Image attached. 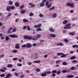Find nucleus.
I'll use <instances>...</instances> for the list:
<instances>
[{
  "mask_svg": "<svg viewBox=\"0 0 78 78\" xmlns=\"http://www.w3.org/2000/svg\"><path fill=\"white\" fill-rule=\"evenodd\" d=\"M57 17V14L56 13L54 14L52 16V18H56Z\"/></svg>",
  "mask_w": 78,
  "mask_h": 78,
  "instance_id": "b1692460",
  "label": "nucleus"
},
{
  "mask_svg": "<svg viewBox=\"0 0 78 78\" xmlns=\"http://www.w3.org/2000/svg\"><path fill=\"white\" fill-rule=\"evenodd\" d=\"M33 15H34V14H33V12H31L29 14V16L30 17H31V16H33Z\"/></svg>",
  "mask_w": 78,
  "mask_h": 78,
  "instance_id": "a19ab883",
  "label": "nucleus"
},
{
  "mask_svg": "<svg viewBox=\"0 0 78 78\" xmlns=\"http://www.w3.org/2000/svg\"><path fill=\"white\" fill-rule=\"evenodd\" d=\"M36 71L37 72H39L41 71V70L39 68H37L36 69Z\"/></svg>",
  "mask_w": 78,
  "mask_h": 78,
  "instance_id": "ea45409f",
  "label": "nucleus"
},
{
  "mask_svg": "<svg viewBox=\"0 0 78 78\" xmlns=\"http://www.w3.org/2000/svg\"><path fill=\"white\" fill-rule=\"evenodd\" d=\"M33 62L34 63H40V62H41V61L38 60L37 61H34Z\"/></svg>",
  "mask_w": 78,
  "mask_h": 78,
  "instance_id": "c85d7f7f",
  "label": "nucleus"
},
{
  "mask_svg": "<svg viewBox=\"0 0 78 78\" xmlns=\"http://www.w3.org/2000/svg\"><path fill=\"white\" fill-rule=\"evenodd\" d=\"M15 5L16 7H19V4L18 2H16L15 4Z\"/></svg>",
  "mask_w": 78,
  "mask_h": 78,
  "instance_id": "cd10ccee",
  "label": "nucleus"
},
{
  "mask_svg": "<svg viewBox=\"0 0 78 78\" xmlns=\"http://www.w3.org/2000/svg\"><path fill=\"white\" fill-rule=\"evenodd\" d=\"M29 5H31V8H35V5L34 4H33V3H29Z\"/></svg>",
  "mask_w": 78,
  "mask_h": 78,
  "instance_id": "2eb2a0df",
  "label": "nucleus"
},
{
  "mask_svg": "<svg viewBox=\"0 0 78 78\" xmlns=\"http://www.w3.org/2000/svg\"><path fill=\"white\" fill-rule=\"evenodd\" d=\"M2 26H3V23H2L0 22V27H2Z\"/></svg>",
  "mask_w": 78,
  "mask_h": 78,
  "instance_id": "0e129e2a",
  "label": "nucleus"
},
{
  "mask_svg": "<svg viewBox=\"0 0 78 78\" xmlns=\"http://www.w3.org/2000/svg\"><path fill=\"white\" fill-rule=\"evenodd\" d=\"M66 6H69L70 8H74L75 6V4L72 2V3H70L69 2H68L66 4Z\"/></svg>",
  "mask_w": 78,
  "mask_h": 78,
  "instance_id": "f257e3e1",
  "label": "nucleus"
},
{
  "mask_svg": "<svg viewBox=\"0 0 78 78\" xmlns=\"http://www.w3.org/2000/svg\"><path fill=\"white\" fill-rule=\"evenodd\" d=\"M62 65H63V66H66V65H67V63L66 62H64L62 63Z\"/></svg>",
  "mask_w": 78,
  "mask_h": 78,
  "instance_id": "58836bf2",
  "label": "nucleus"
},
{
  "mask_svg": "<svg viewBox=\"0 0 78 78\" xmlns=\"http://www.w3.org/2000/svg\"><path fill=\"white\" fill-rule=\"evenodd\" d=\"M57 56H61V55H62L60 57L61 58H65L66 56V55H67V54H64V53L62 52H59L57 54Z\"/></svg>",
  "mask_w": 78,
  "mask_h": 78,
  "instance_id": "f03ea898",
  "label": "nucleus"
},
{
  "mask_svg": "<svg viewBox=\"0 0 78 78\" xmlns=\"http://www.w3.org/2000/svg\"><path fill=\"white\" fill-rule=\"evenodd\" d=\"M36 37L37 40V39H39V38L41 37V35L40 34H37L36 36Z\"/></svg>",
  "mask_w": 78,
  "mask_h": 78,
  "instance_id": "ddd939ff",
  "label": "nucleus"
},
{
  "mask_svg": "<svg viewBox=\"0 0 78 78\" xmlns=\"http://www.w3.org/2000/svg\"><path fill=\"white\" fill-rule=\"evenodd\" d=\"M58 57L57 56H54L53 58V59H57V58H58Z\"/></svg>",
  "mask_w": 78,
  "mask_h": 78,
  "instance_id": "de8ad7c7",
  "label": "nucleus"
},
{
  "mask_svg": "<svg viewBox=\"0 0 78 78\" xmlns=\"http://www.w3.org/2000/svg\"><path fill=\"white\" fill-rule=\"evenodd\" d=\"M69 35H70V36H74V35L75 34V33L74 32H69Z\"/></svg>",
  "mask_w": 78,
  "mask_h": 78,
  "instance_id": "f8f14e48",
  "label": "nucleus"
},
{
  "mask_svg": "<svg viewBox=\"0 0 78 78\" xmlns=\"http://www.w3.org/2000/svg\"><path fill=\"white\" fill-rule=\"evenodd\" d=\"M71 25V23H68L67 24L65 25V27H64V29H70L71 28V26H70Z\"/></svg>",
  "mask_w": 78,
  "mask_h": 78,
  "instance_id": "20e7f679",
  "label": "nucleus"
},
{
  "mask_svg": "<svg viewBox=\"0 0 78 78\" xmlns=\"http://www.w3.org/2000/svg\"><path fill=\"white\" fill-rule=\"evenodd\" d=\"M32 46L31 44H30L29 43H27L26 44V47L27 48H31Z\"/></svg>",
  "mask_w": 78,
  "mask_h": 78,
  "instance_id": "6e6552de",
  "label": "nucleus"
},
{
  "mask_svg": "<svg viewBox=\"0 0 78 78\" xmlns=\"http://www.w3.org/2000/svg\"><path fill=\"white\" fill-rule=\"evenodd\" d=\"M19 45H20V44L19 43L16 44L15 46V48H16V49H19V48H20V47L19 46Z\"/></svg>",
  "mask_w": 78,
  "mask_h": 78,
  "instance_id": "9d476101",
  "label": "nucleus"
},
{
  "mask_svg": "<svg viewBox=\"0 0 78 78\" xmlns=\"http://www.w3.org/2000/svg\"><path fill=\"white\" fill-rule=\"evenodd\" d=\"M67 22H68V21L67 20H65L62 23L63 25H65V24H66V23H67Z\"/></svg>",
  "mask_w": 78,
  "mask_h": 78,
  "instance_id": "dca6fc26",
  "label": "nucleus"
},
{
  "mask_svg": "<svg viewBox=\"0 0 78 78\" xmlns=\"http://www.w3.org/2000/svg\"><path fill=\"white\" fill-rule=\"evenodd\" d=\"M27 30L28 31H30V27H29V26H27Z\"/></svg>",
  "mask_w": 78,
  "mask_h": 78,
  "instance_id": "a18cd8bd",
  "label": "nucleus"
},
{
  "mask_svg": "<svg viewBox=\"0 0 78 78\" xmlns=\"http://www.w3.org/2000/svg\"><path fill=\"white\" fill-rule=\"evenodd\" d=\"M50 73H51V72L50 71H46L44 73H43L41 74V76H46L47 75V74H50Z\"/></svg>",
  "mask_w": 78,
  "mask_h": 78,
  "instance_id": "7ed1b4c3",
  "label": "nucleus"
},
{
  "mask_svg": "<svg viewBox=\"0 0 78 78\" xmlns=\"http://www.w3.org/2000/svg\"><path fill=\"white\" fill-rule=\"evenodd\" d=\"M10 9L12 10H13V9H15V7L13 5H12L10 6Z\"/></svg>",
  "mask_w": 78,
  "mask_h": 78,
  "instance_id": "aec40b11",
  "label": "nucleus"
},
{
  "mask_svg": "<svg viewBox=\"0 0 78 78\" xmlns=\"http://www.w3.org/2000/svg\"><path fill=\"white\" fill-rule=\"evenodd\" d=\"M8 36L12 38H18V36L14 34L9 35Z\"/></svg>",
  "mask_w": 78,
  "mask_h": 78,
  "instance_id": "0eeeda50",
  "label": "nucleus"
},
{
  "mask_svg": "<svg viewBox=\"0 0 78 78\" xmlns=\"http://www.w3.org/2000/svg\"><path fill=\"white\" fill-rule=\"evenodd\" d=\"M76 58V57L75 56H73L70 58L71 59H74Z\"/></svg>",
  "mask_w": 78,
  "mask_h": 78,
  "instance_id": "79ce46f5",
  "label": "nucleus"
},
{
  "mask_svg": "<svg viewBox=\"0 0 78 78\" xmlns=\"http://www.w3.org/2000/svg\"><path fill=\"white\" fill-rule=\"evenodd\" d=\"M49 2H46V6H48V3H49Z\"/></svg>",
  "mask_w": 78,
  "mask_h": 78,
  "instance_id": "e2e57ef3",
  "label": "nucleus"
},
{
  "mask_svg": "<svg viewBox=\"0 0 78 78\" xmlns=\"http://www.w3.org/2000/svg\"><path fill=\"white\" fill-rule=\"evenodd\" d=\"M42 26V24L41 23H40L38 24V25H36L34 26V28H40V27H41V26Z\"/></svg>",
  "mask_w": 78,
  "mask_h": 78,
  "instance_id": "1a4fd4ad",
  "label": "nucleus"
},
{
  "mask_svg": "<svg viewBox=\"0 0 78 78\" xmlns=\"http://www.w3.org/2000/svg\"><path fill=\"white\" fill-rule=\"evenodd\" d=\"M10 7L9 6H7L6 7V10L7 11H10Z\"/></svg>",
  "mask_w": 78,
  "mask_h": 78,
  "instance_id": "f3484780",
  "label": "nucleus"
},
{
  "mask_svg": "<svg viewBox=\"0 0 78 78\" xmlns=\"http://www.w3.org/2000/svg\"><path fill=\"white\" fill-rule=\"evenodd\" d=\"M32 40H33V41H36L37 40V39L35 37H32Z\"/></svg>",
  "mask_w": 78,
  "mask_h": 78,
  "instance_id": "72a5a7b5",
  "label": "nucleus"
},
{
  "mask_svg": "<svg viewBox=\"0 0 78 78\" xmlns=\"http://www.w3.org/2000/svg\"><path fill=\"white\" fill-rule=\"evenodd\" d=\"M39 16L40 17H43L44 15L42 13H40L39 15Z\"/></svg>",
  "mask_w": 78,
  "mask_h": 78,
  "instance_id": "e433bc0d",
  "label": "nucleus"
},
{
  "mask_svg": "<svg viewBox=\"0 0 78 78\" xmlns=\"http://www.w3.org/2000/svg\"><path fill=\"white\" fill-rule=\"evenodd\" d=\"M67 78H70L74 77L73 75H69L66 76Z\"/></svg>",
  "mask_w": 78,
  "mask_h": 78,
  "instance_id": "6ab92c4d",
  "label": "nucleus"
},
{
  "mask_svg": "<svg viewBox=\"0 0 78 78\" xmlns=\"http://www.w3.org/2000/svg\"><path fill=\"white\" fill-rule=\"evenodd\" d=\"M62 72L63 73H66L67 72V71L66 70H63L62 71Z\"/></svg>",
  "mask_w": 78,
  "mask_h": 78,
  "instance_id": "13d9d810",
  "label": "nucleus"
},
{
  "mask_svg": "<svg viewBox=\"0 0 78 78\" xmlns=\"http://www.w3.org/2000/svg\"><path fill=\"white\" fill-rule=\"evenodd\" d=\"M5 74H2L1 75H0V77H2V78H3L4 76H5Z\"/></svg>",
  "mask_w": 78,
  "mask_h": 78,
  "instance_id": "4c0bfd02",
  "label": "nucleus"
},
{
  "mask_svg": "<svg viewBox=\"0 0 78 78\" xmlns=\"http://www.w3.org/2000/svg\"><path fill=\"white\" fill-rule=\"evenodd\" d=\"M15 75H16V76H18V74H17V73H15Z\"/></svg>",
  "mask_w": 78,
  "mask_h": 78,
  "instance_id": "338daca9",
  "label": "nucleus"
},
{
  "mask_svg": "<svg viewBox=\"0 0 78 78\" xmlns=\"http://www.w3.org/2000/svg\"><path fill=\"white\" fill-rule=\"evenodd\" d=\"M12 72H14V71H16V69H13L12 70Z\"/></svg>",
  "mask_w": 78,
  "mask_h": 78,
  "instance_id": "774afa93",
  "label": "nucleus"
},
{
  "mask_svg": "<svg viewBox=\"0 0 78 78\" xmlns=\"http://www.w3.org/2000/svg\"><path fill=\"white\" fill-rule=\"evenodd\" d=\"M72 47L73 48H78V45L75 44Z\"/></svg>",
  "mask_w": 78,
  "mask_h": 78,
  "instance_id": "c756f323",
  "label": "nucleus"
},
{
  "mask_svg": "<svg viewBox=\"0 0 78 78\" xmlns=\"http://www.w3.org/2000/svg\"><path fill=\"white\" fill-rule=\"evenodd\" d=\"M17 66H20V67H21L22 66V64L21 63H18Z\"/></svg>",
  "mask_w": 78,
  "mask_h": 78,
  "instance_id": "09e8293b",
  "label": "nucleus"
},
{
  "mask_svg": "<svg viewBox=\"0 0 78 78\" xmlns=\"http://www.w3.org/2000/svg\"><path fill=\"white\" fill-rule=\"evenodd\" d=\"M37 31H41L42 29H41V28H38L37 29Z\"/></svg>",
  "mask_w": 78,
  "mask_h": 78,
  "instance_id": "3c124183",
  "label": "nucleus"
},
{
  "mask_svg": "<svg viewBox=\"0 0 78 78\" xmlns=\"http://www.w3.org/2000/svg\"><path fill=\"white\" fill-rule=\"evenodd\" d=\"M55 9V7L54 6H53L52 7L49 8V10H52Z\"/></svg>",
  "mask_w": 78,
  "mask_h": 78,
  "instance_id": "c9c22d12",
  "label": "nucleus"
},
{
  "mask_svg": "<svg viewBox=\"0 0 78 78\" xmlns=\"http://www.w3.org/2000/svg\"><path fill=\"white\" fill-rule=\"evenodd\" d=\"M27 28V27L25 26H24L23 27V30H25V29H26V28Z\"/></svg>",
  "mask_w": 78,
  "mask_h": 78,
  "instance_id": "6e6d98bb",
  "label": "nucleus"
},
{
  "mask_svg": "<svg viewBox=\"0 0 78 78\" xmlns=\"http://www.w3.org/2000/svg\"><path fill=\"white\" fill-rule=\"evenodd\" d=\"M24 39H28V40H31L32 37L31 36H28L27 35H25L23 37Z\"/></svg>",
  "mask_w": 78,
  "mask_h": 78,
  "instance_id": "39448f33",
  "label": "nucleus"
},
{
  "mask_svg": "<svg viewBox=\"0 0 78 78\" xmlns=\"http://www.w3.org/2000/svg\"><path fill=\"white\" fill-rule=\"evenodd\" d=\"M9 37H8V36H6L5 37V40L6 41H9Z\"/></svg>",
  "mask_w": 78,
  "mask_h": 78,
  "instance_id": "7c9ffc66",
  "label": "nucleus"
},
{
  "mask_svg": "<svg viewBox=\"0 0 78 78\" xmlns=\"http://www.w3.org/2000/svg\"><path fill=\"white\" fill-rule=\"evenodd\" d=\"M61 62H62V61L61 60H58L56 62V64H60V63H61Z\"/></svg>",
  "mask_w": 78,
  "mask_h": 78,
  "instance_id": "4be33fe9",
  "label": "nucleus"
},
{
  "mask_svg": "<svg viewBox=\"0 0 78 78\" xmlns=\"http://www.w3.org/2000/svg\"><path fill=\"white\" fill-rule=\"evenodd\" d=\"M45 5V3H44L43 2L41 3L40 6V7H42V6H44Z\"/></svg>",
  "mask_w": 78,
  "mask_h": 78,
  "instance_id": "393cba45",
  "label": "nucleus"
},
{
  "mask_svg": "<svg viewBox=\"0 0 78 78\" xmlns=\"http://www.w3.org/2000/svg\"><path fill=\"white\" fill-rule=\"evenodd\" d=\"M21 47H22V48L23 47H27V45L23 44V46H21Z\"/></svg>",
  "mask_w": 78,
  "mask_h": 78,
  "instance_id": "603ef678",
  "label": "nucleus"
},
{
  "mask_svg": "<svg viewBox=\"0 0 78 78\" xmlns=\"http://www.w3.org/2000/svg\"><path fill=\"white\" fill-rule=\"evenodd\" d=\"M7 33H11L12 32H11V30H9L8 31H7Z\"/></svg>",
  "mask_w": 78,
  "mask_h": 78,
  "instance_id": "4d7b16f0",
  "label": "nucleus"
},
{
  "mask_svg": "<svg viewBox=\"0 0 78 78\" xmlns=\"http://www.w3.org/2000/svg\"><path fill=\"white\" fill-rule=\"evenodd\" d=\"M12 65L11 64H9L7 66V67L8 68H11L12 67Z\"/></svg>",
  "mask_w": 78,
  "mask_h": 78,
  "instance_id": "a211bd4d",
  "label": "nucleus"
},
{
  "mask_svg": "<svg viewBox=\"0 0 78 78\" xmlns=\"http://www.w3.org/2000/svg\"><path fill=\"white\" fill-rule=\"evenodd\" d=\"M17 31V28H14L12 31V33H14V32H16Z\"/></svg>",
  "mask_w": 78,
  "mask_h": 78,
  "instance_id": "bb28decb",
  "label": "nucleus"
},
{
  "mask_svg": "<svg viewBox=\"0 0 78 78\" xmlns=\"http://www.w3.org/2000/svg\"><path fill=\"white\" fill-rule=\"evenodd\" d=\"M61 72L60 71H58L57 73H56L58 75H59V74H61Z\"/></svg>",
  "mask_w": 78,
  "mask_h": 78,
  "instance_id": "37998d69",
  "label": "nucleus"
},
{
  "mask_svg": "<svg viewBox=\"0 0 78 78\" xmlns=\"http://www.w3.org/2000/svg\"><path fill=\"white\" fill-rule=\"evenodd\" d=\"M57 46H63L64 45V44H63L62 43H60L59 44H57Z\"/></svg>",
  "mask_w": 78,
  "mask_h": 78,
  "instance_id": "5701e85b",
  "label": "nucleus"
},
{
  "mask_svg": "<svg viewBox=\"0 0 78 78\" xmlns=\"http://www.w3.org/2000/svg\"><path fill=\"white\" fill-rule=\"evenodd\" d=\"M47 0H43L42 1V2L43 3H45V2H47Z\"/></svg>",
  "mask_w": 78,
  "mask_h": 78,
  "instance_id": "680f3d73",
  "label": "nucleus"
},
{
  "mask_svg": "<svg viewBox=\"0 0 78 78\" xmlns=\"http://www.w3.org/2000/svg\"><path fill=\"white\" fill-rule=\"evenodd\" d=\"M12 52L13 53H17V50H14L12 51Z\"/></svg>",
  "mask_w": 78,
  "mask_h": 78,
  "instance_id": "f704fd0d",
  "label": "nucleus"
},
{
  "mask_svg": "<svg viewBox=\"0 0 78 78\" xmlns=\"http://www.w3.org/2000/svg\"><path fill=\"white\" fill-rule=\"evenodd\" d=\"M51 5H49L47 6V8H50V7H51Z\"/></svg>",
  "mask_w": 78,
  "mask_h": 78,
  "instance_id": "8fccbe9b",
  "label": "nucleus"
},
{
  "mask_svg": "<svg viewBox=\"0 0 78 78\" xmlns=\"http://www.w3.org/2000/svg\"><path fill=\"white\" fill-rule=\"evenodd\" d=\"M9 3L10 5H12L13 4V2L11 0L9 1Z\"/></svg>",
  "mask_w": 78,
  "mask_h": 78,
  "instance_id": "412c9836",
  "label": "nucleus"
},
{
  "mask_svg": "<svg viewBox=\"0 0 78 78\" xmlns=\"http://www.w3.org/2000/svg\"><path fill=\"white\" fill-rule=\"evenodd\" d=\"M24 8V5H22L20 7V9H21V10H23V9L22 8Z\"/></svg>",
  "mask_w": 78,
  "mask_h": 78,
  "instance_id": "473e14b6",
  "label": "nucleus"
},
{
  "mask_svg": "<svg viewBox=\"0 0 78 78\" xmlns=\"http://www.w3.org/2000/svg\"><path fill=\"white\" fill-rule=\"evenodd\" d=\"M17 58H13V61H16V60H17Z\"/></svg>",
  "mask_w": 78,
  "mask_h": 78,
  "instance_id": "052dcab7",
  "label": "nucleus"
},
{
  "mask_svg": "<svg viewBox=\"0 0 78 78\" xmlns=\"http://www.w3.org/2000/svg\"><path fill=\"white\" fill-rule=\"evenodd\" d=\"M52 75L53 76H56V74H55V73H53L52 74Z\"/></svg>",
  "mask_w": 78,
  "mask_h": 78,
  "instance_id": "bf43d9fd",
  "label": "nucleus"
},
{
  "mask_svg": "<svg viewBox=\"0 0 78 78\" xmlns=\"http://www.w3.org/2000/svg\"><path fill=\"white\" fill-rule=\"evenodd\" d=\"M70 69H71V70H74V69H75V67H72L70 68Z\"/></svg>",
  "mask_w": 78,
  "mask_h": 78,
  "instance_id": "5fc2aeb1",
  "label": "nucleus"
},
{
  "mask_svg": "<svg viewBox=\"0 0 78 78\" xmlns=\"http://www.w3.org/2000/svg\"><path fill=\"white\" fill-rule=\"evenodd\" d=\"M23 22H28V20H27V19H24L23 20Z\"/></svg>",
  "mask_w": 78,
  "mask_h": 78,
  "instance_id": "2f4dec72",
  "label": "nucleus"
},
{
  "mask_svg": "<svg viewBox=\"0 0 78 78\" xmlns=\"http://www.w3.org/2000/svg\"><path fill=\"white\" fill-rule=\"evenodd\" d=\"M0 71H1V72H5V70L3 69H0Z\"/></svg>",
  "mask_w": 78,
  "mask_h": 78,
  "instance_id": "49530a36",
  "label": "nucleus"
},
{
  "mask_svg": "<svg viewBox=\"0 0 78 78\" xmlns=\"http://www.w3.org/2000/svg\"><path fill=\"white\" fill-rule=\"evenodd\" d=\"M49 30L51 32H55V29L52 28H49Z\"/></svg>",
  "mask_w": 78,
  "mask_h": 78,
  "instance_id": "9b49d317",
  "label": "nucleus"
},
{
  "mask_svg": "<svg viewBox=\"0 0 78 78\" xmlns=\"http://www.w3.org/2000/svg\"><path fill=\"white\" fill-rule=\"evenodd\" d=\"M11 76V74L10 73H8L6 75V77H5L4 78H9V77H10Z\"/></svg>",
  "mask_w": 78,
  "mask_h": 78,
  "instance_id": "4468645a",
  "label": "nucleus"
},
{
  "mask_svg": "<svg viewBox=\"0 0 78 78\" xmlns=\"http://www.w3.org/2000/svg\"><path fill=\"white\" fill-rule=\"evenodd\" d=\"M52 72L53 73H56V70H53L52 71Z\"/></svg>",
  "mask_w": 78,
  "mask_h": 78,
  "instance_id": "c03bdc74",
  "label": "nucleus"
},
{
  "mask_svg": "<svg viewBox=\"0 0 78 78\" xmlns=\"http://www.w3.org/2000/svg\"><path fill=\"white\" fill-rule=\"evenodd\" d=\"M64 41L65 42H68L69 41V40L66 39H65L64 40Z\"/></svg>",
  "mask_w": 78,
  "mask_h": 78,
  "instance_id": "864d4df0",
  "label": "nucleus"
},
{
  "mask_svg": "<svg viewBox=\"0 0 78 78\" xmlns=\"http://www.w3.org/2000/svg\"><path fill=\"white\" fill-rule=\"evenodd\" d=\"M50 37L49 36L48 37V39H51V37H56V34H51L49 35Z\"/></svg>",
  "mask_w": 78,
  "mask_h": 78,
  "instance_id": "423d86ee",
  "label": "nucleus"
},
{
  "mask_svg": "<svg viewBox=\"0 0 78 78\" xmlns=\"http://www.w3.org/2000/svg\"><path fill=\"white\" fill-rule=\"evenodd\" d=\"M20 12L21 14H23L26 12V11H25V10H23L20 11Z\"/></svg>",
  "mask_w": 78,
  "mask_h": 78,
  "instance_id": "a878e982",
  "label": "nucleus"
},
{
  "mask_svg": "<svg viewBox=\"0 0 78 78\" xmlns=\"http://www.w3.org/2000/svg\"><path fill=\"white\" fill-rule=\"evenodd\" d=\"M77 62V61L75 60H74L72 62H73V63H75V62Z\"/></svg>",
  "mask_w": 78,
  "mask_h": 78,
  "instance_id": "69168bd1",
  "label": "nucleus"
}]
</instances>
